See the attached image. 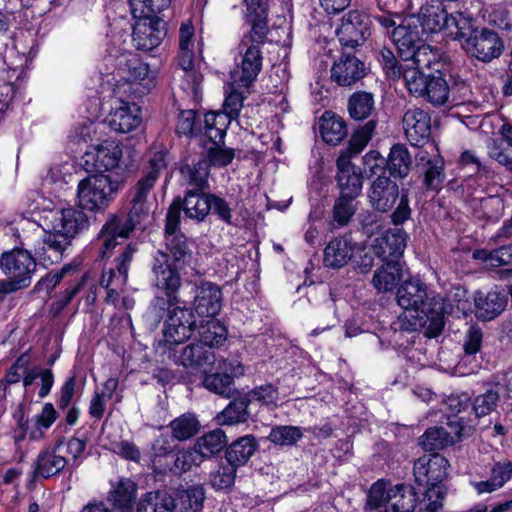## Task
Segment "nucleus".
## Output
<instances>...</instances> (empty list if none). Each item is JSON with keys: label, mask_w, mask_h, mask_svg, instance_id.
<instances>
[{"label": "nucleus", "mask_w": 512, "mask_h": 512, "mask_svg": "<svg viewBox=\"0 0 512 512\" xmlns=\"http://www.w3.org/2000/svg\"><path fill=\"white\" fill-rule=\"evenodd\" d=\"M377 125L376 119H370L352 134L348 146L340 153L336 160L337 173H350L358 169L352 164L351 158L358 155L371 140Z\"/></svg>", "instance_id": "obj_23"}, {"label": "nucleus", "mask_w": 512, "mask_h": 512, "mask_svg": "<svg viewBox=\"0 0 512 512\" xmlns=\"http://www.w3.org/2000/svg\"><path fill=\"white\" fill-rule=\"evenodd\" d=\"M257 448L258 442L255 436L244 435L226 447L225 459L227 463L238 469L250 460Z\"/></svg>", "instance_id": "obj_36"}, {"label": "nucleus", "mask_w": 512, "mask_h": 512, "mask_svg": "<svg viewBox=\"0 0 512 512\" xmlns=\"http://www.w3.org/2000/svg\"><path fill=\"white\" fill-rule=\"evenodd\" d=\"M170 427L173 437L183 441L193 437L199 431L200 424L193 414L187 413L173 420Z\"/></svg>", "instance_id": "obj_57"}, {"label": "nucleus", "mask_w": 512, "mask_h": 512, "mask_svg": "<svg viewBox=\"0 0 512 512\" xmlns=\"http://www.w3.org/2000/svg\"><path fill=\"white\" fill-rule=\"evenodd\" d=\"M448 460L439 453L423 455L414 463V477L418 486L425 488L424 501L427 500L425 512H438L442 508V500L446 495L443 481L447 477Z\"/></svg>", "instance_id": "obj_3"}, {"label": "nucleus", "mask_w": 512, "mask_h": 512, "mask_svg": "<svg viewBox=\"0 0 512 512\" xmlns=\"http://www.w3.org/2000/svg\"><path fill=\"white\" fill-rule=\"evenodd\" d=\"M462 47L472 57L488 63L502 54L504 43L496 31L484 27L462 42Z\"/></svg>", "instance_id": "obj_15"}, {"label": "nucleus", "mask_w": 512, "mask_h": 512, "mask_svg": "<svg viewBox=\"0 0 512 512\" xmlns=\"http://www.w3.org/2000/svg\"><path fill=\"white\" fill-rule=\"evenodd\" d=\"M370 29V16L359 10H351L343 15L341 24L336 29V36L342 49L355 50L371 35Z\"/></svg>", "instance_id": "obj_13"}, {"label": "nucleus", "mask_w": 512, "mask_h": 512, "mask_svg": "<svg viewBox=\"0 0 512 512\" xmlns=\"http://www.w3.org/2000/svg\"><path fill=\"white\" fill-rule=\"evenodd\" d=\"M452 27L456 28V39L465 42L469 37L474 35L475 31H478L480 28L474 27L473 25V16L465 11H458L455 14H450L448 18L447 29Z\"/></svg>", "instance_id": "obj_54"}, {"label": "nucleus", "mask_w": 512, "mask_h": 512, "mask_svg": "<svg viewBox=\"0 0 512 512\" xmlns=\"http://www.w3.org/2000/svg\"><path fill=\"white\" fill-rule=\"evenodd\" d=\"M87 278V274H82L78 280H76L58 295L57 299L52 303L50 308V312L54 317L58 316L73 300V298L83 289Z\"/></svg>", "instance_id": "obj_62"}, {"label": "nucleus", "mask_w": 512, "mask_h": 512, "mask_svg": "<svg viewBox=\"0 0 512 512\" xmlns=\"http://www.w3.org/2000/svg\"><path fill=\"white\" fill-rule=\"evenodd\" d=\"M109 127L119 133L136 129L142 121L141 109L136 103L120 101L106 119Z\"/></svg>", "instance_id": "obj_32"}, {"label": "nucleus", "mask_w": 512, "mask_h": 512, "mask_svg": "<svg viewBox=\"0 0 512 512\" xmlns=\"http://www.w3.org/2000/svg\"><path fill=\"white\" fill-rule=\"evenodd\" d=\"M249 403L244 394L237 392L228 405L216 415L220 425H235L245 423L250 417Z\"/></svg>", "instance_id": "obj_40"}, {"label": "nucleus", "mask_w": 512, "mask_h": 512, "mask_svg": "<svg viewBox=\"0 0 512 512\" xmlns=\"http://www.w3.org/2000/svg\"><path fill=\"white\" fill-rule=\"evenodd\" d=\"M507 301V295L504 291L494 289L486 294L477 291L474 295L476 317L483 321L495 319L505 310Z\"/></svg>", "instance_id": "obj_33"}, {"label": "nucleus", "mask_w": 512, "mask_h": 512, "mask_svg": "<svg viewBox=\"0 0 512 512\" xmlns=\"http://www.w3.org/2000/svg\"><path fill=\"white\" fill-rule=\"evenodd\" d=\"M368 68L353 50L341 49V54L331 67V80L339 86L350 87L362 80Z\"/></svg>", "instance_id": "obj_19"}, {"label": "nucleus", "mask_w": 512, "mask_h": 512, "mask_svg": "<svg viewBox=\"0 0 512 512\" xmlns=\"http://www.w3.org/2000/svg\"><path fill=\"white\" fill-rule=\"evenodd\" d=\"M432 305V315L406 310L391 323L390 330L395 336L419 331L428 338L438 337L444 330L445 318L440 317V306Z\"/></svg>", "instance_id": "obj_9"}, {"label": "nucleus", "mask_w": 512, "mask_h": 512, "mask_svg": "<svg viewBox=\"0 0 512 512\" xmlns=\"http://www.w3.org/2000/svg\"><path fill=\"white\" fill-rule=\"evenodd\" d=\"M500 400V393L497 386L487 389L484 393L476 396L472 402V410L477 418L489 415L494 411Z\"/></svg>", "instance_id": "obj_58"}, {"label": "nucleus", "mask_w": 512, "mask_h": 512, "mask_svg": "<svg viewBox=\"0 0 512 512\" xmlns=\"http://www.w3.org/2000/svg\"><path fill=\"white\" fill-rule=\"evenodd\" d=\"M357 198L339 195L332 208V220L336 227L347 226L357 211Z\"/></svg>", "instance_id": "obj_51"}, {"label": "nucleus", "mask_w": 512, "mask_h": 512, "mask_svg": "<svg viewBox=\"0 0 512 512\" xmlns=\"http://www.w3.org/2000/svg\"><path fill=\"white\" fill-rule=\"evenodd\" d=\"M244 396L248 401L249 405L256 401L265 406H276L279 392L278 388L275 385L268 383L256 386L247 393H244Z\"/></svg>", "instance_id": "obj_63"}, {"label": "nucleus", "mask_w": 512, "mask_h": 512, "mask_svg": "<svg viewBox=\"0 0 512 512\" xmlns=\"http://www.w3.org/2000/svg\"><path fill=\"white\" fill-rule=\"evenodd\" d=\"M396 300L405 310L432 315V303L440 306V317H444V303L440 296H429L426 285L419 279L404 281L397 290Z\"/></svg>", "instance_id": "obj_11"}, {"label": "nucleus", "mask_w": 512, "mask_h": 512, "mask_svg": "<svg viewBox=\"0 0 512 512\" xmlns=\"http://www.w3.org/2000/svg\"><path fill=\"white\" fill-rule=\"evenodd\" d=\"M170 4L171 0H129L133 17H163L162 12Z\"/></svg>", "instance_id": "obj_53"}, {"label": "nucleus", "mask_w": 512, "mask_h": 512, "mask_svg": "<svg viewBox=\"0 0 512 512\" xmlns=\"http://www.w3.org/2000/svg\"><path fill=\"white\" fill-rule=\"evenodd\" d=\"M422 187L425 191L439 192L445 180L444 162L441 158L428 159L420 168Z\"/></svg>", "instance_id": "obj_46"}, {"label": "nucleus", "mask_w": 512, "mask_h": 512, "mask_svg": "<svg viewBox=\"0 0 512 512\" xmlns=\"http://www.w3.org/2000/svg\"><path fill=\"white\" fill-rule=\"evenodd\" d=\"M408 234L402 228H389L371 244L372 254L383 262L399 261L407 245Z\"/></svg>", "instance_id": "obj_22"}, {"label": "nucleus", "mask_w": 512, "mask_h": 512, "mask_svg": "<svg viewBox=\"0 0 512 512\" xmlns=\"http://www.w3.org/2000/svg\"><path fill=\"white\" fill-rule=\"evenodd\" d=\"M418 492L408 484H396L380 479L372 484L367 497V512H414Z\"/></svg>", "instance_id": "obj_6"}, {"label": "nucleus", "mask_w": 512, "mask_h": 512, "mask_svg": "<svg viewBox=\"0 0 512 512\" xmlns=\"http://www.w3.org/2000/svg\"><path fill=\"white\" fill-rule=\"evenodd\" d=\"M413 159L405 144H394L386 157L388 177L394 180H403L411 172Z\"/></svg>", "instance_id": "obj_35"}, {"label": "nucleus", "mask_w": 512, "mask_h": 512, "mask_svg": "<svg viewBox=\"0 0 512 512\" xmlns=\"http://www.w3.org/2000/svg\"><path fill=\"white\" fill-rule=\"evenodd\" d=\"M137 484L129 478H120L109 492L108 500L122 512H130L135 504Z\"/></svg>", "instance_id": "obj_41"}, {"label": "nucleus", "mask_w": 512, "mask_h": 512, "mask_svg": "<svg viewBox=\"0 0 512 512\" xmlns=\"http://www.w3.org/2000/svg\"><path fill=\"white\" fill-rule=\"evenodd\" d=\"M94 153H86L88 159L86 164L93 161V169L96 174H120L123 170L121 159L123 156L122 147L115 141H104L94 148Z\"/></svg>", "instance_id": "obj_24"}, {"label": "nucleus", "mask_w": 512, "mask_h": 512, "mask_svg": "<svg viewBox=\"0 0 512 512\" xmlns=\"http://www.w3.org/2000/svg\"><path fill=\"white\" fill-rule=\"evenodd\" d=\"M124 174H93L79 181L77 204L79 208L94 213H103L124 188Z\"/></svg>", "instance_id": "obj_4"}, {"label": "nucleus", "mask_w": 512, "mask_h": 512, "mask_svg": "<svg viewBox=\"0 0 512 512\" xmlns=\"http://www.w3.org/2000/svg\"><path fill=\"white\" fill-rule=\"evenodd\" d=\"M303 437L300 427L297 426H275L271 429L268 439L270 442L280 446H292Z\"/></svg>", "instance_id": "obj_61"}, {"label": "nucleus", "mask_w": 512, "mask_h": 512, "mask_svg": "<svg viewBox=\"0 0 512 512\" xmlns=\"http://www.w3.org/2000/svg\"><path fill=\"white\" fill-rule=\"evenodd\" d=\"M452 437L448 434V428L443 426H434L428 428L419 438V445L425 451H437L444 449L452 444Z\"/></svg>", "instance_id": "obj_50"}, {"label": "nucleus", "mask_w": 512, "mask_h": 512, "mask_svg": "<svg viewBox=\"0 0 512 512\" xmlns=\"http://www.w3.org/2000/svg\"><path fill=\"white\" fill-rule=\"evenodd\" d=\"M176 132L179 135L197 136L202 134L201 116L194 110H184L178 115Z\"/></svg>", "instance_id": "obj_59"}, {"label": "nucleus", "mask_w": 512, "mask_h": 512, "mask_svg": "<svg viewBox=\"0 0 512 512\" xmlns=\"http://www.w3.org/2000/svg\"><path fill=\"white\" fill-rule=\"evenodd\" d=\"M198 320L192 308L181 306L169 309L163 326L162 341L156 346V352L173 345H182L190 339L196 331Z\"/></svg>", "instance_id": "obj_8"}, {"label": "nucleus", "mask_w": 512, "mask_h": 512, "mask_svg": "<svg viewBox=\"0 0 512 512\" xmlns=\"http://www.w3.org/2000/svg\"><path fill=\"white\" fill-rule=\"evenodd\" d=\"M133 42L138 50L150 51L163 41L167 34L163 17H133Z\"/></svg>", "instance_id": "obj_18"}, {"label": "nucleus", "mask_w": 512, "mask_h": 512, "mask_svg": "<svg viewBox=\"0 0 512 512\" xmlns=\"http://www.w3.org/2000/svg\"><path fill=\"white\" fill-rule=\"evenodd\" d=\"M84 210L77 205L63 208L52 215L43 243L49 250L56 252L58 258L71 246L77 235L88 229L89 217Z\"/></svg>", "instance_id": "obj_5"}, {"label": "nucleus", "mask_w": 512, "mask_h": 512, "mask_svg": "<svg viewBox=\"0 0 512 512\" xmlns=\"http://www.w3.org/2000/svg\"><path fill=\"white\" fill-rule=\"evenodd\" d=\"M320 134L327 144L338 145L348 135L346 121L332 111H325L319 119Z\"/></svg>", "instance_id": "obj_37"}, {"label": "nucleus", "mask_w": 512, "mask_h": 512, "mask_svg": "<svg viewBox=\"0 0 512 512\" xmlns=\"http://www.w3.org/2000/svg\"><path fill=\"white\" fill-rule=\"evenodd\" d=\"M449 14L439 1H430L423 4L417 14V22L421 26V33H438L447 29Z\"/></svg>", "instance_id": "obj_34"}, {"label": "nucleus", "mask_w": 512, "mask_h": 512, "mask_svg": "<svg viewBox=\"0 0 512 512\" xmlns=\"http://www.w3.org/2000/svg\"><path fill=\"white\" fill-rule=\"evenodd\" d=\"M156 353L163 358L162 361L168 359L192 370H197L215 362V353L200 341L192 342L185 346L173 345L163 350H158Z\"/></svg>", "instance_id": "obj_14"}, {"label": "nucleus", "mask_w": 512, "mask_h": 512, "mask_svg": "<svg viewBox=\"0 0 512 512\" xmlns=\"http://www.w3.org/2000/svg\"><path fill=\"white\" fill-rule=\"evenodd\" d=\"M222 307V292L218 285L204 282L197 287L193 308L198 317H215Z\"/></svg>", "instance_id": "obj_31"}, {"label": "nucleus", "mask_w": 512, "mask_h": 512, "mask_svg": "<svg viewBox=\"0 0 512 512\" xmlns=\"http://www.w3.org/2000/svg\"><path fill=\"white\" fill-rule=\"evenodd\" d=\"M180 172L192 187L190 190L204 191L208 188L209 162L205 156L200 157L196 162L192 161L191 164L182 166Z\"/></svg>", "instance_id": "obj_45"}, {"label": "nucleus", "mask_w": 512, "mask_h": 512, "mask_svg": "<svg viewBox=\"0 0 512 512\" xmlns=\"http://www.w3.org/2000/svg\"><path fill=\"white\" fill-rule=\"evenodd\" d=\"M137 252V243L127 244L115 258V267L103 270L100 285L102 287L116 286L117 288H124L128 281L131 263Z\"/></svg>", "instance_id": "obj_26"}, {"label": "nucleus", "mask_w": 512, "mask_h": 512, "mask_svg": "<svg viewBox=\"0 0 512 512\" xmlns=\"http://www.w3.org/2000/svg\"><path fill=\"white\" fill-rule=\"evenodd\" d=\"M411 54V58L407 59V68H405L404 81L409 71H418L421 74L436 73L442 71L444 66L441 61V54L438 48L426 44L425 41Z\"/></svg>", "instance_id": "obj_29"}, {"label": "nucleus", "mask_w": 512, "mask_h": 512, "mask_svg": "<svg viewBox=\"0 0 512 512\" xmlns=\"http://www.w3.org/2000/svg\"><path fill=\"white\" fill-rule=\"evenodd\" d=\"M404 82L412 95L425 98L434 106H442L449 101V84L444 79L442 71L426 74L409 71Z\"/></svg>", "instance_id": "obj_10"}, {"label": "nucleus", "mask_w": 512, "mask_h": 512, "mask_svg": "<svg viewBox=\"0 0 512 512\" xmlns=\"http://www.w3.org/2000/svg\"><path fill=\"white\" fill-rule=\"evenodd\" d=\"M107 60L115 62V69L125 81L139 84L142 87V93L150 90L152 77H150L149 66L137 54L125 51L115 57L109 55Z\"/></svg>", "instance_id": "obj_16"}, {"label": "nucleus", "mask_w": 512, "mask_h": 512, "mask_svg": "<svg viewBox=\"0 0 512 512\" xmlns=\"http://www.w3.org/2000/svg\"><path fill=\"white\" fill-rule=\"evenodd\" d=\"M175 499L167 489L143 494L136 504V512H174Z\"/></svg>", "instance_id": "obj_38"}, {"label": "nucleus", "mask_w": 512, "mask_h": 512, "mask_svg": "<svg viewBox=\"0 0 512 512\" xmlns=\"http://www.w3.org/2000/svg\"><path fill=\"white\" fill-rule=\"evenodd\" d=\"M337 187L340 190L339 195L358 198L362 192L363 175L360 170L350 173L336 174Z\"/></svg>", "instance_id": "obj_56"}, {"label": "nucleus", "mask_w": 512, "mask_h": 512, "mask_svg": "<svg viewBox=\"0 0 512 512\" xmlns=\"http://www.w3.org/2000/svg\"><path fill=\"white\" fill-rule=\"evenodd\" d=\"M357 243L350 235L335 237L324 249V266L332 269L344 267L353 258Z\"/></svg>", "instance_id": "obj_30"}, {"label": "nucleus", "mask_w": 512, "mask_h": 512, "mask_svg": "<svg viewBox=\"0 0 512 512\" xmlns=\"http://www.w3.org/2000/svg\"><path fill=\"white\" fill-rule=\"evenodd\" d=\"M165 247L169 262L176 267H185L192 259L193 242L190 241L180 230L179 225L169 226V219L165 220Z\"/></svg>", "instance_id": "obj_25"}, {"label": "nucleus", "mask_w": 512, "mask_h": 512, "mask_svg": "<svg viewBox=\"0 0 512 512\" xmlns=\"http://www.w3.org/2000/svg\"><path fill=\"white\" fill-rule=\"evenodd\" d=\"M420 32L418 25L411 22V19L402 21L392 30L391 38L402 61L411 58L414 55L411 53L424 42Z\"/></svg>", "instance_id": "obj_28"}, {"label": "nucleus", "mask_w": 512, "mask_h": 512, "mask_svg": "<svg viewBox=\"0 0 512 512\" xmlns=\"http://www.w3.org/2000/svg\"><path fill=\"white\" fill-rule=\"evenodd\" d=\"M67 465L65 457L57 455L55 449L41 451L34 462V477L48 479L59 474Z\"/></svg>", "instance_id": "obj_43"}, {"label": "nucleus", "mask_w": 512, "mask_h": 512, "mask_svg": "<svg viewBox=\"0 0 512 512\" xmlns=\"http://www.w3.org/2000/svg\"><path fill=\"white\" fill-rule=\"evenodd\" d=\"M175 499V509L180 512L199 511L205 500V490L201 485L178 488L172 494Z\"/></svg>", "instance_id": "obj_44"}, {"label": "nucleus", "mask_w": 512, "mask_h": 512, "mask_svg": "<svg viewBox=\"0 0 512 512\" xmlns=\"http://www.w3.org/2000/svg\"><path fill=\"white\" fill-rule=\"evenodd\" d=\"M511 478L506 462H496L491 468L490 477L485 481L473 482L478 494L492 493L502 488Z\"/></svg>", "instance_id": "obj_49"}, {"label": "nucleus", "mask_w": 512, "mask_h": 512, "mask_svg": "<svg viewBox=\"0 0 512 512\" xmlns=\"http://www.w3.org/2000/svg\"><path fill=\"white\" fill-rule=\"evenodd\" d=\"M226 445L227 436L222 429L218 428L199 437L194 447L204 460L218 454Z\"/></svg>", "instance_id": "obj_48"}, {"label": "nucleus", "mask_w": 512, "mask_h": 512, "mask_svg": "<svg viewBox=\"0 0 512 512\" xmlns=\"http://www.w3.org/2000/svg\"><path fill=\"white\" fill-rule=\"evenodd\" d=\"M218 118H222L221 114L215 112H208L204 114L202 120V134L212 143V146L219 145L223 141L225 135V129L219 127Z\"/></svg>", "instance_id": "obj_64"}, {"label": "nucleus", "mask_w": 512, "mask_h": 512, "mask_svg": "<svg viewBox=\"0 0 512 512\" xmlns=\"http://www.w3.org/2000/svg\"><path fill=\"white\" fill-rule=\"evenodd\" d=\"M251 30L245 34L238 46L242 55L241 74L238 78L241 87H250L262 70L263 56L261 45L268 34V20L246 19Z\"/></svg>", "instance_id": "obj_7"}, {"label": "nucleus", "mask_w": 512, "mask_h": 512, "mask_svg": "<svg viewBox=\"0 0 512 512\" xmlns=\"http://www.w3.org/2000/svg\"><path fill=\"white\" fill-rule=\"evenodd\" d=\"M196 330L201 343L209 348L220 347L227 340L226 326L215 317H207L198 321Z\"/></svg>", "instance_id": "obj_39"}, {"label": "nucleus", "mask_w": 512, "mask_h": 512, "mask_svg": "<svg viewBox=\"0 0 512 512\" xmlns=\"http://www.w3.org/2000/svg\"><path fill=\"white\" fill-rule=\"evenodd\" d=\"M237 468L227 463L210 474V484L216 491L229 492L234 486Z\"/></svg>", "instance_id": "obj_60"}, {"label": "nucleus", "mask_w": 512, "mask_h": 512, "mask_svg": "<svg viewBox=\"0 0 512 512\" xmlns=\"http://www.w3.org/2000/svg\"><path fill=\"white\" fill-rule=\"evenodd\" d=\"M249 94V87H241L239 80L234 79L231 91L225 98L223 104L224 113L230 120L238 118L240 110L243 107V101Z\"/></svg>", "instance_id": "obj_52"}, {"label": "nucleus", "mask_w": 512, "mask_h": 512, "mask_svg": "<svg viewBox=\"0 0 512 512\" xmlns=\"http://www.w3.org/2000/svg\"><path fill=\"white\" fill-rule=\"evenodd\" d=\"M80 269L81 263L74 260L73 262L64 265L59 271L55 273H48L42 277L35 285V290L39 292L45 290L47 293H50L65 276L77 273Z\"/></svg>", "instance_id": "obj_55"}, {"label": "nucleus", "mask_w": 512, "mask_h": 512, "mask_svg": "<svg viewBox=\"0 0 512 512\" xmlns=\"http://www.w3.org/2000/svg\"><path fill=\"white\" fill-rule=\"evenodd\" d=\"M166 165V152H155L144 168L142 176L130 189L129 212L107 215L96 239L99 257L102 259L108 257L119 244L118 239L129 238L136 228L144 229V224L151 212L150 198L153 197V188Z\"/></svg>", "instance_id": "obj_1"}, {"label": "nucleus", "mask_w": 512, "mask_h": 512, "mask_svg": "<svg viewBox=\"0 0 512 512\" xmlns=\"http://www.w3.org/2000/svg\"><path fill=\"white\" fill-rule=\"evenodd\" d=\"M222 371L206 373L203 378L204 387L222 397L232 398L238 391L234 385V377L244 373V367L237 361H224L219 366Z\"/></svg>", "instance_id": "obj_20"}, {"label": "nucleus", "mask_w": 512, "mask_h": 512, "mask_svg": "<svg viewBox=\"0 0 512 512\" xmlns=\"http://www.w3.org/2000/svg\"><path fill=\"white\" fill-rule=\"evenodd\" d=\"M367 199L374 211L390 212V220L395 226L403 225L411 218L408 189H400L396 180L387 175H378L371 181Z\"/></svg>", "instance_id": "obj_2"}, {"label": "nucleus", "mask_w": 512, "mask_h": 512, "mask_svg": "<svg viewBox=\"0 0 512 512\" xmlns=\"http://www.w3.org/2000/svg\"><path fill=\"white\" fill-rule=\"evenodd\" d=\"M402 122L406 137L412 145L420 146L430 138L431 118L424 110L420 108L407 110Z\"/></svg>", "instance_id": "obj_27"}, {"label": "nucleus", "mask_w": 512, "mask_h": 512, "mask_svg": "<svg viewBox=\"0 0 512 512\" xmlns=\"http://www.w3.org/2000/svg\"><path fill=\"white\" fill-rule=\"evenodd\" d=\"M36 260L25 249L14 248L3 252L0 256V268L7 277L14 279H25L27 284H31L32 275L36 271Z\"/></svg>", "instance_id": "obj_21"}, {"label": "nucleus", "mask_w": 512, "mask_h": 512, "mask_svg": "<svg viewBox=\"0 0 512 512\" xmlns=\"http://www.w3.org/2000/svg\"><path fill=\"white\" fill-rule=\"evenodd\" d=\"M347 109L349 116L356 121L370 118L375 113L373 94L366 91L354 92L348 99Z\"/></svg>", "instance_id": "obj_47"}, {"label": "nucleus", "mask_w": 512, "mask_h": 512, "mask_svg": "<svg viewBox=\"0 0 512 512\" xmlns=\"http://www.w3.org/2000/svg\"><path fill=\"white\" fill-rule=\"evenodd\" d=\"M183 267H176L169 262L168 255L158 250L151 262V272L154 286L164 295H178L182 286V278L179 270Z\"/></svg>", "instance_id": "obj_17"}, {"label": "nucleus", "mask_w": 512, "mask_h": 512, "mask_svg": "<svg viewBox=\"0 0 512 512\" xmlns=\"http://www.w3.org/2000/svg\"><path fill=\"white\" fill-rule=\"evenodd\" d=\"M402 279V266L399 261L383 262L375 271L372 284L378 292L392 291Z\"/></svg>", "instance_id": "obj_42"}, {"label": "nucleus", "mask_w": 512, "mask_h": 512, "mask_svg": "<svg viewBox=\"0 0 512 512\" xmlns=\"http://www.w3.org/2000/svg\"><path fill=\"white\" fill-rule=\"evenodd\" d=\"M209 194L204 191L187 190L184 198L175 197L166 214L169 226L175 227L180 224L182 211L186 218L197 223L203 222L209 214Z\"/></svg>", "instance_id": "obj_12"}]
</instances>
